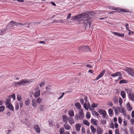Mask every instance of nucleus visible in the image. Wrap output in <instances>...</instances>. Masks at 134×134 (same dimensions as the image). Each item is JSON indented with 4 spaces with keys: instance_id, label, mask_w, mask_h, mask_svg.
I'll use <instances>...</instances> for the list:
<instances>
[{
    "instance_id": "26",
    "label": "nucleus",
    "mask_w": 134,
    "mask_h": 134,
    "mask_svg": "<svg viewBox=\"0 0 134 134\" xmlns=\"http://www.w3.org/2000/svg\"><path fill=\"white\" fill-rule=\"evenodd\" d=\"M127 109L129 111H131L132 109V107L131 106L129 103L128 102L126 104Z\"/></svg>"
},
{
    "instance_id": "43",
    "label": "nucleus",
    "mask_w": 134,
    "mask_h": 134,
    "mask_svg": "<svg viewBox=\"0 0 134 134\" xmlns=\"http://www.w3.org/2000/svg\"><path fill=\"white\" fill-rule=\"evenodd\" d=\"M119 104L120 105H122V98H120L119 99Z\"/></svg>"
},
{
    "instance_id": "18",
    "label": "nucleus",
    "mask_w": 134,
    "mask_h": 134,
    "mask_svg": "<svg viewBox=\"0 0 134 134\" xmlns=\"http://www.w3.org/2000/svg\"><path fill=\"white\" fill-rule=\"evenodd\" d=\"M79 49H81L82 51H85L86 49H87V50L88 49H89V48L88 46H82L80 47H79Z\"/></svg>"
},
{
    "instance_id": "35",
    "label": "nucleus",
    "mask_w": 134,
    "mask_h": 134,
    "mask_svg": "<svg viewBox=\"0 0 134 134\" xmlns=\"http://www.w3.org/2000/svg\"><path fill=\"white\" fill-rule=\"evenodd\" d=\"M8 97H9L10 99L12 98L14 100H15V96L14 94H13L12 95L9 96Z\"/></svg>"
},
{
    "instance_id": "47",
    "label": "nucleus",
    "mask_w": 134,
    "mask_h": 134,
    "mask_svg": "<svg viewBox=\"0 0 134 134\" xmlns=\"http://www.w3.org/2000/svg\"><path fill=\"white\" fill-rule=\"evenodd\" d=\"M125 27L126 30H127L128 31L130 30V29H129V24H126Z\"/></svg>"
},
{
    "instance_id": "13",
    "label": "nucleus",
    "mask_w": 134,
    "mask_h": 134,
    "mask_svg": "<svg viewBox=\"0 0 134 134\" xmlns=\"http://www.w3.org/2000/svg\"><path fill=\"white\" fill-rule=\"evenodd\" d=\"M40 95V91L38 90L35 92L34 94V97L36 98L39 97Z\"/></svg>"
},
{
    "instance_id": "30",
    "label": "nucleus",
    "mask_w": 134,
    "mask_h": 134,
    "mask_svg": "<svg viewBox=\"0 0 134 134\" xmlns=\"http://www.w3.org/2000/svg\"><path fill=\"white\" fill-rule=\"evenodd\" d=\"M83 122L85 125H87V126H89L90 125V123L87 120H84L83 121Z\"/></svg>"
},
{
    "instance_id": "33",
    "label": "nucleus",
    "mask_w": 134,
    "mask_h": 134,
    "mask_svg": "<svg viewBox=\"0 0 134 134\" xmlns=\"http://www.w3.org/2000/svg\"><path fill=\"white\" fill-rule=\"evenodd\" d=\"M128 82V81L127 80H121L119 82V83L120 84H121L122 83H126Z\"/></svg>"
},
{
    "instance_id": "63",
    "label": "nucleus",
    "mask_w": 134,
    "mask_h": 134,
    "mask_svg": "<svg viewBox=\"0 0 134 134\" xmlns=\"http://www.w3.org/2000/svg\"><path fill=\"white\" fill-rule=\"evenodd\" d=\"M123 123L125 126H126L127 124V121L126 120H124L123 121Z\"/></svg>"
},
{
    "instance_id": "31",
    "label": "nucleus",
    "mask_w": 134,
    "mask_h": 134,
    "mask_svg": "<svg viewBox=\"0 0 134 134\" xmlns=\"http://www.w3.org/2000/svg\"><path fill=\"white\" fill-rule=\"evenodd\" d=\"M7 30L6 29H3L0 31V35H2L5 33Z\"/></svg>"
},
{
    "instance_id": "9",
    "label": "nucleus",
    "mask_w": 134,
    "mask_h": 134,
    "mask_svg": "<svg viewBox=\"0 0 134 134\" xmlns=\"http://www.w3.org/2000/svg\"><path fill=\"white\" fill-rule=\"evenodd\" d=\"M34 128L37 133H39L40 132V128L38 125H34Z\"/></svg>"
},
{
    "instance_id": "5",
    "label": "nucleus",
    "mask_w": 134,
    "mask_h": 134,
    "mask_svg": "<svg viewBox=\"0 0 134 134\" xmlns=\"http://www.w3.org/2000/svg\"><path fill=\"white\" fill-rule=\"evenodd\" d=\"M127 91V93H128L129 98L132 101H134V93L131 92L130 90H126Z\"/></svg>"
},
{
    "instance_id": "23",
    "label": "nucleus",
    "mask_w": 134,
    "mask_h": 134,
    "mask_svg": "<svg viewBox=\"0 0 134 134\" xmlns=\"http://www.w3.org/2000/svg\"><path fill=\"white\" fill-rule=\"evenodd\" d=\"M75 105L76 108L77 109H79L80 110L81 109V106L80 103L78 102L76 103L75 104Z\"/></svg>"
},
{
    "instance_id": "46",
    "label": "nucleus",
    "mask_w": 134,
    "mask_h": 134,
    "mask_svg": "<svg viewBox=\"0 0 134 134\" xmlns=\"http://www.w3.org/2000/svg\"><path fill=\"white\" fill-rule=\"evenodd\" d=\"M83 105V107L85 109L88 110V108H87V103L86 102H85L84 104Z\"/></svg>"
},
{
    "instance_id": "25",
    "label": "nucleus",
    "mask_w": 134,
    "mask_h": 134,
    "mask_svg": "<svg viewBox=\"0 0 134 134\" xmlns=\"http://www.w3.org/2000/svg\"><path fill=\"white\" fill-rule=\"evenodd\" d=\"M97 120L95 119L92 118L91 120V123L94 125H97Z\"/></svg>"
},
{
    "instance_id": "41",
    "label": "nucleus",
    "mask_w": 134,
    "mask_h": 134,
    "mask_svg": "<svg viewBox=\"0 0 134 134\" xmlns=\"http://www.w3.org/2000/svg\"><path fill=\"white\" fill-rule=\"evenodd\" d=\"M86 116L87 118L89 119L91 117L90 113L89 112H87L86 114Z\"/></svg>"
},
{
    "instance_id": "7",
    "label": "nucleus",
    "mask_w": 134,
    "mask_h": 134,
    "mask_svg": "<svg viewBox=\"0 0 134 134\" xmlns=\"http://www.w3.org/2000/svg\"><path fill=\"white\" fill-rule=\"evenodd\" d=\"M113 10H116L117 12H129V11L125 9H119V8H115V9H113Z\"/></svg>"
},
{
    "instance_id": "60",
    "label": "nucleus",
    "mask_w": 134,
    "mask_h": 134,
    "mask_svg": "<svg viewBox=\"0 0 134 134\" xmlns=\"http://www.w3.org/2000/svg\"><path fill=\"white\" fill-rule=\"evenodd\" d=\"M108 104L111 107L113 105V103L111 102H109Z\"/></svg>"
},
{
    "instance_id": "48",
    "label": "nucleus",
    "mask_w": 134,
    "mask_h": 134,
    "mask_svg": "<svg viewBox=\"0 0 134 134\" xmlns=\"http://www.w3.org/2000/svg\"><path fill=\"white\" fill-rule=\"evenodd\" d=\"M101 123L102 124H105L106 123V121L104 119L102 120H101Z\"/></svg>"
},
{
    "instance_id": "34",
    "label": "nucleus",
    "mask_w": 134,
    "mask_h": 134,
    "mask_svg": "<svg viewBox=\"0 0 134 134\" xmlns=\"http://www.w3.org/2000/svg\"><path fill=\"white\" fill-rule=\"evenodd\" d=\"M43 99L42 98L39 97L36 100V102L38 103H41Z\"/></svg>"
},
{
    "instance_id": "49",
    "label": "nucleus",
    "mask_w": 134,
    "mask_h": 134,
    "mask_svg": "<svg viewBox=\"0 0 134 134\" xmlns=\"http://www.w3.org/2000/svg\"><path fill=\"white\" fill-rule=\"evenodd\" d=\"M118 122L120 124H121L122 122V119L120 117H118Z\"/></svg>"
},
{
    "instance_id": "39",
    "label": "nucleus",
    "mask_w": 134,
    "mask_h": 134,
    "mask_svg": "<svg viewBox=\"0 0 134 134\" xmlns=\"http://www.w3.org/2000/svg\"><path fill=\"white\" fill-rule=\"evenodd\" d=\"M98 106V104L93 103L91 105V107L92 108H94L97 107Z\"/></svg>"
},
{
    "instance_id": "14",
    "label": "nucleus",
    "mask_w": 134,
    "mask_h": 134,
    "mask_svg": "<svg viewBox=\"0 0 134 134\" xmlns=\"http://www.w3.org/2000/svg\"><path fill=\"white\" fill-rule=\"evenodd\" d=\"M64 128L66 130H70L71 128V127L67 123H65L64 125Z\"/></svg>"
},
{
    "instance_id": "21",
    "label": "nucleus",
    "mask_w": 134,
    "mask_h": 134,
    "mask_svg": "<svg viewBox=\"0 0 134 134\" xmlns=\"http://www.w3.org/2000/svg\"><path fill=\"white\" fill-rule=\"evenodd\" d=\"M32 105L34 108L36 107L37 105V103L36 102L35 100L34 99H32Z\"/></svg>"
},
{
    "instance_id": "24",
    "label": "nucleus",
    "mask_w": 134,
    "mask_h": 134,
    "mask_svg": "<svg viewBox=\"0 0 134 134\" xmlns=\"http://www.w3.org/2000/svg\"><path fill=\"white\" fill-rule=\"evenodd\" d=\"M90 127L92 132L93 134L95 133L96 132V130L94 128V127L93 126L91 125V126Z\"/></svg>"
},
{
    "instance_id": "29",
    "label": "nucleus",
    "mask_w": 134,
    "mask_h": 134,
    "mask_svg": "<svg viewBox=\"0 0 134 134\" xmlns=\"http://www.w3.org/2000/svg\"><path fill=\"white\" fill-rule=\"evenodd\" d=\"M112 99L115 103H117L118 100V98L116 96L112 98Z\"/></svg>"
},
{
    "instance_id": "32",
    "label": "nucleus",
    "mask_w": 134,
    "mask_h": 134,
    "mask_svg": "<svg viewBox=\"0 0 134 134\" xmlns=\"http://www.w3.org/2000/svg\"><path fill=\"white\" fill-rule=\"evenodd\" d=\"M121 95L123 98H125L126 97L125 93L123 91H122L121 92Z\"/></svg>"
},
{
    "instance_id": "12",
    "label": "nucleus",
    "mask_w": 134,
    "mask_h": 134,
    "mask_svg": "<svg viewBox=\"0 0 134 134\" xmlns=\"http://www.w3.org/2000/svg\"><path fill=\"white\" fill-rule=\"evenodd\" d=\"M62 118L63 119V121L65 123H67L69 118L65 115H63L62 116Z\"/></svg>"
},
{
    "instance_id": "4",
    "label": "nucleus",
    "mask_w": 134,
    "mask_h": 134,
    "mask_svg": "<svg viewBox=\"0 0 134 134\" xmlns=\"http://www.w3.org/2000/svg\"><path fill=\"white\" fill-rule=\"evenodd\" d=\"M98 112L101 115H102L103 117L104 118L107 119L108 116L107 115L106 111L103 109H100L98 111Z\"/></svg>"
},
{
    "instance_id": "38",
    "label": "nucleus",
    "mask_w": 134,
    "mask_h": 134,
    "mask_svg": "<svg viewBox=\"0 0 134 134\" xmlns=\"http://www.w3.org/2000/svg\"><path fill=\"white\" fill-rule=\"evenodd\" d=\"M5 108V107L4 106L2 105L0 106V112H3Z\"/></svg>"
},
{
    "instance_id": "15",
    "label": "nucleus",
    "mask_w": 134,
    "mask_h": 134,
    "mask_svg": "<svg viewBox=\"0 0 134 134\" xmlns=\"http://www.w3.org/2000/svg\"><path fill=\"white\" fill-rule=\"evenodd\" d=\"M71 117L69 118L68 120V122L70 125H72L75 123V121L74 119Z\"/></svg>"
},
{
    "instance_id": "10",
    "label": "nucleus",
    "mask_w": 134,
    "mask_h": 134,
    "mask_svg": "<svg viewBox=\"0 0 134 134\" xmlns=\"http://www.w3.org/2000/svg\"><path fill=\"white\" fill-rule=\"evenodd\" d=\"M81 126V125L79 124H77L75 125V128L77 131L79 132L80 131Z\"/></svg>"
},
{
    "instance_id": "44",
    "label": "nucleus",
    "mask_w": 134,
    "mask_h": 134,
    "mask_svg": "<svg viewBox=\"0 0 134 134\" xmlns=\"http://www.w3.org/2000/svg\"><path fill=\"white\" fill-rule=\"evenodd\" d=\"M10 23H12L13 24H15V25L16 26H18L19 25V24H19V23H18L17 22H15L13 21H11L10 22Z\"/></svg>"
},
{
    "instance_id": "28",
    "label": "nucleus",
    "mask_w": 134,
    "mask_h": 134,
    "mask_svg": "<svg viewBox=\"0 0 134 134\" xmlns=\"http://www.w3.org/2000/svg\"><path fill=\"white\" fill-rule=\"evenodd\" d=\"M113 110L111 108L109 109L108 110V112L109 115L111 117V116L113 115Z\"/></svg>"
},
{
    "instance_id": "50",
    "label": "nucleus",
    "mask_w": 134,
    "mask_h": 134,
    "mask_svg": "<svg viewBox=\"0 0 134 134\" xmlns=\"http://www.w3.org/2000/svg\"><path fill=\"white\" fill-rule=\"evenodd\" d=\"M115 134H120L119 130L116 129L115 130Z\"/></svg>"
},
{
    "instance_id": "27",
    "label": "nucleus",
    "mask_w": 134,
    "mask_h": 134,
    "mask_svg": "<svg viewBox=\"0 0 134 134\" xmlns=\"http://www.w3.org/2000/svg\"><path fill=\"white\" fill-rule=\"evenodd\" d=\"M92 114L93 115L97 116V118H98L100 116L99 114L96 111H93L92 112Z\"/></svg>"
},
{
    "instance_id": "17",
    "label": "nucleus",
    "mask_w": 134,
    "mask_h": 134,
    "mask_svg": "<svg viewBox=\"0 0 134 134\" xmlns=\"http://www.w3.org/2000/svg\"><path fill=\"white\" fill-rule=\"evenodd\" d=\"M112 33L114 35H116L118 36L123 37L124 36V34L122 33L120 34L116 32H112Z\"/></svg>"
},
{
    "instance_id": "61",
    "label": "nucleus",
    "mask_w": 134,
    "mask_h": 134,
    "mask_svg": "<svg viewBox=\"0 0 134 134\" xmlns=\"http://www.w3.org/2000/svg\"><path fill=\"white\" fill-rule=\"evenodd\" d=\"M20 108H21L23 106V102L22 101H20Z\"/></svg>"
},
{
    "instance_id": "19",
    "label": "nucleus",
    "mask_w": 134,
    "mask_h": 134,
    "mask_svg": "<svg viewBox=\"0 0 134 134\" xmlns=\"http://www.w3.org/2000/svg\"><path fill=\"white\" fill-rule=\"evenodd\" d=\"M6 107L7 108H8L10 110L12 111H14V107L12 104H10L8 105L7 106H6Z\"/></svg>"
},
{
    "instance_id": "40",
    "label": "nucleus",
    "mask_w": 134,
    "mask_h": 134,
    "mask_svg": "<svg viewBox=\"0 0 134 134\" xmlns=\"http://www.w3.org/2000/svg\"><path fill=\"white\" fill-rule=\"evenodd\" d=\"M119 109V111L121 113H122L124 111H125V110H124V108H120L119 107H118Z\"/></svg>"
},
{
    "instance_id": "16",
    "label": "nucleus",
    "mask_w": 134,
    "mask_h": 134,
    "mask_svg": "<svg viewBox=\"0 0 134 134\" xmlns=\"http://www.w3.org/2000/svg\"><path fill=\"white\" fill-rule=\"evenodd\" d=\"M103 132V130L99 127L97 128V132L98 134H102Z\"/></svg>"
},
{
    "instance_id": "52",
    "label": "nucleus",
    "mask_w": 134,
    "mask_h": 134,
    "mask_svg": "<svg viewBox=\"0 0 134 134\" xmlns=\"http://www.w3.org/2000/svg\"><path fill=\"white\" fill-rule=\"evenodd\" d=\"M129 32L128 33L129 35H130L131 34H134V32L133 31H131L130 30L129 31H128Z\"/></svg>"
},
{
    "instance_id": "45",
    "label": "nucleus",
    "mask_w": 134,
    "mask_h": 134,
    "mask_svg": "<svg viewBox=\"0 0 134 134\" xmlns=\"http://www.w3.org/2000/svg\"><path fill=\"white\" fill-rule=\"evenodd\" d=\"M30 103V102L29 100H27L25 102V104L27 106H29V105Z\"/></svg>"
},
{
    "instance_id": "20",
    "label": "nucleus",
    "mask_w": 134,
    "mask_h": 134,
    "mask_svg": "<svg viewBox=\"0 0 134 134\" xmlns=\"http://www.w3.org/2000/svg\"><path fill=\"white\" fill-rule=\"evenodd\" d=\"M68 114L71 117H72L74 116V112L72 110L70 109L68 111Z\"/></svg>"
},
{
    "instance_id": "42",
    "label": "nucleus",
    "mask_w": 134,
    "mask_h": 134,
    "mask_svg": "<svg viewBox=\"0 0 134 134\" xmlns=\"http://www.w3.org/2000/svg\"><path fill=\"white\" fill-rule=\"evenodd\" d=\"M17 99L18 101H20L21 99V97L20 95H17Z\"/></svg>"
},
{
    "instance_id": "51",
    "label": "nucleus",
    "mask_w": 134,
    "mask_h": 134,
    "mask_svg": "<svg viewBox=\"0 0 134 134\" xmlns=\"http://www.w3.org/2000/svg\"><path fill=\"white\" fill-rule=\"evenodd\" d=\"M40 109L41 111H43V105H41L40 106Z\"/></svg>"
},
{
    "instance_id": "64",
    "label": "nucleus",
    "mask_w": 134,
    "mask_h": 134,
    "mask_svg": "<svg viewBox=\"0 0 134 134\" xmlns=\"http://www.w3.org/2000/svg\"><path fill=\"white\" fill-rule=\"evenodd\" d=\"M118 125L116 123H115V124L114 126L115 128H117L118 127Z\"/></svg>"
},
{
    "instance_id": "11",
    "label": "nucleus",
    "mask_w": 134,
    "mask_h": 134,
    "mask_svg": "<svg viewBox=\"0 0 134 134\" xmlns=\"http://www.w3.org/2000/svg\"><path fill=\"white\" fill-rule=\"evenodd\" d=\"M122 74L120 72H116L114 73L111 76L113 77H116L119 76H121Z\"/></svg>"
},
{
    "instance_id": "57",
    "label": "nucleus",
    "mask_w": 134,
    "mask_h": 134,
    "mask_svg": "<svg viewBox=\"0 0 134 134\" xmlns=\"http://www.w3.org/2000/svg\"><path fill=\"white\" fill-rule=\"evenodd\" d=\"M65 21H64V20L63 19H61L59 20V21H58V23H64Z\"/></svg>"
},
{
    "instance_id": "59",
    "label": "nucleus",
    "mask_w": 134,
    "mask_h": 134,
    "mask_svg": "<svg viewBox=\"0 0 134 134\" xmlns=\"http://www.w3.org/2000/svg\"><path fill=\"white\" fill-rule=\"evenodd\" d=\"M131 115L132 118H134V110L132 112Z\"/></svg>"
},
{
    "instance_id": "6",
    "label": "nucleus",
    "mask_w": 134,
    "mask_h": 134,
    "mask_svg": "<svg viewBox=\"0 0 134 134\" xmlns=\"http://www.w3.org/2000/svg\"><path fill=\"white\" fill-rule=\"evenodd\" d=\"M126 71L129 75L134 77V71L131 68H128L127 69Z\"/></svg>"
},
{
    "instance_id": "53",
    "label": "nucleus",
    "mask_w": 134,
    "mask_h": 134,
    "mask_svg": "<svg viewBox=\"0 0 134 134\" xmlns=\"http://www.w3.org/2000/svg\"><path fill=\"white\" fill-rule=\"evenodd\" d=\"M45 84L44 82H42L41 84L39 85V86L41 87H42L44 86Z\"/></svg>"
},
{
    "instance_id": "54",
    "label": "nucleus",
    "mask_w": 134,
    "mask_h": 134,
    "mask_svg": "<svg viewBox=\"0 0 134 134\" xmlns=\"http://www.w3.org/2000/svg\"><path fill=\"white\" fill-rule=\"evenodd\" d=\"M80 102L82 104H84V100L83 99H81L80 100Z\"/></svg>"
},
{
    "instance_id": "55",
    "label": "nucleus",
    "mask_w": 134,
    "mask_h": 134,
    "mask_svg": "<svg viewBox=\"0 0 134 134\" xmlns=\"http://www.w3.org/2000/svg\"><path fill=\"white\" fill-rule=\"evenodd\" d=\"M84 100L85 101V102H86V103H87V96H85L84 97Z\"/></svg>"
},
{
    "instance_id": "8",
    "label": "nucleus",
    "mask_w": 134,
    "mask_h": 134,
    "mask_svg": "<svg viewBox=\"0 0 134 134\" xmlns=\"http://www.w3.org/2000/svg\"><path fill=\"white\" fill-rule=\"evenodd\" d=\"M105 72V70H103L99 74L97 77L96 79V80H98L100 78L102 77L103 75Z\"/></svg>"
},
{
    "instance_id": "56",
    "label": "nucleus",
    "mask_w": 134,
    "mask_h": 134,
    "mask_svg": "<svg viewBox=\"0 0 134 134\" xmlns=\"http://www.w3.org/2000/svg\"><path fill=\"white\" fill-rule=\"evenodd\" d=\"M71 16V14L70 13H69L68 14V15L67 17V19H68L70 18Z\"/></svg>"
},
{
    "instance_id": "1",
    "label": "nucleus",
    "mask_w": 134,
    "mask_h": 134,
    "mask_svg": "<svg viewBox=\"0 0 134 134\" xmlns=\"http://www.w3.org/2000/svg\"><path fill=\"white\" fill-rule=\"evenodd\" d=\"M83 19V20L86 21L87 23H89V27H90V25L91 23V18L88 17L87 15H82V14H80L77 16H72L71 20H76L77 19Z\"/></svg>"
},
{
    "instance_id": "36",
    "label": "nucleus",
    "mask_w": 134,
    "mask_h": 134,
    "mask_svg": "<svg viewBox=\"0 0 134 134\" xmlns=\"http://www.w3.org/2000/svg\"><path fill=\"white\" fill-rule=\"evenodd\" d=\"M60 134H64V129L63 128H61L59 130Z\"/></svg>"
},
{
    "instance_id": "3",
    "label": "nucleus",
    "mask_w": 134,
    "mask_h": 134,
    "mask_svg": "<svg viewBox=\"0 0 134 134\" xmlns=\"http://www.w3.org/2000/svg\"><path fill=\"white\" fill-rule=\"evenodd\" d=\"M84 116V113L83 112V110L81 109L79 110L78 115H76L75 116V119H76L78 120L79 119L80 120H82L83 119Z\"/></svg>"
},
{
    "instance_id": "22",
    "label": "nucleus",
    "mask_w": 134,
    "mask_h": 134,
    "mask_svg": "<svg viewBox=\"0 0 134 134\" xmlns=\"http://www.w3.org/2000/svg\"><path fill=\"white\" fill-rule=\"evenodd\" d=\"M5 104L6 105V106H7V105L11 104V99L8 97V98L7 99L6 101L5 102Z\"/></svg>"
},
{
    "instance_id": "58",
    "label": "nucleus",
    "mask_w": 134,
    "mask_h": 134,
    "mask_svg": "<svg viewBox=\"0 0 134 134\" xmlns=\"http://www.w3.org/2000/svg\"><path fill=\"white\" fill-rule=\"evenodd\" d=\"M114 121L115 122V123H116L117 121V119L116 117H115L114 118Z\"/></svg>"
},
{
    "instance_id": "2",
    "label": "nucleus",
    "mask_w": 134,
    "mask_h": 134,
    "mask_svg": "<svg viewBox=\"0 0 134 134\" xmlns=\"http://www.w3.org/2000/svg\"><path fill=\"white\" fill-rule=\"evenodd\" d=\"M33 80H29L26 79H25L22 80H21L18 82H15L13 83V85L16 87H18L21 86H24L25 84L30 83L32 82Z\"/></svg>"
},
{
    "instance_id": "62",
    "label": "nucleus",
    "mask_w": 134,
    "mask_h": 134,
    "mask_svg": "<svg viewBox=\"0 0 134 134\" xmlns=\"http://www.w3.org/2000/svg\"><path fill=\"white\" fill-rule=\"evenodd\" d=\"M131 123L132 124H134V119L132 118L131 119Z\"/></svg>"
},
{
    "instance_id": "37",
    "label": "nucleus",
    "mask_w": 134,
    "mask_h": 134,
    "mask_svg": "<svg viewBox=\"0 0 134 134\" xmlns=\"http://www.w3.org/2000/svg\"><path fill=\"white\" fill-rule=\"evenodd\" d=\"M19 104L18 103H16L15 106V109L16 110H18L19 109Z\"/></svg>"
}]
</instances>
